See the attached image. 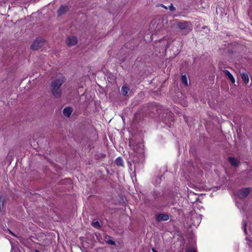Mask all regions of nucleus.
<instances>
[{"label": "nucleus", "instance_id": "nucleus-1", "mask_svg": "<svg viewBox=\"0 0 252 252\" xmlns=\"http://www.w3.org/2000/svg\"><path fill=\"white\" fill-rule=\"evenodd\" d=\"M65 81V78L62 74H58L53 78L51 83V92L54 97H61L62 94L61 86Z\"/></svg>", "mask_w": 252, "mask_h": 252}, {"label": "nucleus", "instance_id": "nucleus-2", "mask_svg": "<svg viewBox=\"0 0 252 252\" xmlns=\"http://www.w3.org/2000/svg\"><path fill=\"white\" fill-rule=\"evenodd\" d=\"M177 27L181 31H183L184 34L186 35L192 30V25L189 22L185 21H179L176 20Z\"/></svg>", "mask_w": 252, "mask_h": 252}, {"label": "nucleus", "instance_id": "nucleus-3", "mask_svg": "<svg viewBox=\"0 0 252 252\" xmlns=\"http://www.w3.org/2000/svg\"><path fill=\"white\" fill-rule=\"evenodd\" d=\"M45 40L42 38H36L31 45L32 49L36 50L40 48L44 45Z\"/></svg>", "mask_w": 252, "mask_h": 252}, {"label": "nucleus", "instance_id": "nucleus-4", "mask_svg": "<svg viewBox=\"0 0 252 252\" xmlns=\"http://www.w3.org/2000/svg\"><path fill=\"white\" fill-rule=\"evenodd\" d=\"M251 191L250 188H243L239 189L238 191V195L241 198H245L249 195Z\"/></svg>", "mask_w": 252, "mask_h": 252}, {"label": "nucleus", "instance_id": "nucleus-5", "mask_svg": "<svg viewBox=\"0 0 252 252\" xmlns=\"http://www.w3.org/2000/svg\"><path fill=\"white\" fill-rule=\"evenodd\" d=\"M65 42L67 45L71 46L76 45L78 42V40L75 36H69L67 38Z\"/></svg>", "mask_w": 252, "mask_h": 252}, {"label": "nucleus", "instance_id": "nucleus-6", "mask_svg": "<svg viewBox=\"0 0 252 252\" xmlns=\"http://www.w3.org/2000/svg\"><path fill=\"white\" fill-rule=\"evenodd\" d=\"M69 10V7L67 5H62L58 10L59 15H62L66 13Z\"/></svg>", "mask_w": 252, "mask_h": 252}, {"label": "nucleus", "instance_id": "nucleus-7", "mask_svg": "<svg viewBox=\"0 0 252 252\" xmlns=\"http://www.w3.org/2000/svg\"><path fill=\"white\" fill-rule=\"evenodd\" d=\"M228 161L230 163L231 165L235 167H238L240 164L239 160L234 157H229L228 158Z\"/></svg>", "mask_w": 252, "mask_h": 252}, {"label": "nucleus", "instance_id": "nucleus-8", "mask_svg": "<svg viewBox=\"0 0 252 252\" xmlns=\"http://www.w3.org/2000/svg\"><path fill=\"white\" fill-rule=\"evenodd\" d=\"M169 219V217L165 214H159L157 216L156 220L158 221H166Z\"/></svg>", "mask_w": 252, "mask_h": 252}, {"label": "nucleus", "instance_id": "nucleus-9", "mask_svg": "<svg viewBox=\"0 0 252 252\" xmlns=\"http://www.w3.org/2000/svg\"><path fill=\"white\" fill-rule=\"evenodd\" d=\"M63 114L66 117H69L72 112V109L70 107H65L63 110Z\"/></svg>", "mask_w": 252, "mask_h": 252}, {"label": "nucleus", "instance_id": "nucleus-10", "mask_svg": "<svg viewBox=\"0 0 252 252\" xmlns=\"http://www.w3.org/2000/svg\"><path fill=\"white\" fill-rule=\"evenodd\" d=\"M223 72L228 78L234 83L235 82V79L232 74L227 70H223Z\"/></svg>", "mask_w": 252, "mask_h": 252}, {"label": "nucleus", "instance_id": "nucleus-11", "mask_svg": "<svg viewBox=\"0 0 252 252\" xmlns=\"http://www.w3.org/2000/svg\"><path fill=\"white\" fill-rule=\"evenodd\" d=\"M241 78L245 84H248L249 82V77L248 74L242 73L241 74Z\"/></svg>", "mask_w": 252, "mask_h": 252}, {"label": "nucleus", "instance_id": "nucleus-12", "mask_svg": "<svg viewBox=\"0 0 252 252\" xmlns=\"http://www.w3.org/2000/svg\"><path fill=\"white\" fill-rule=\"evenodd\" d=\"M129 89L127 86L124 85L122 87V90H121L122 94L124 95H126L128 93V92L129 91Z\"/></svg>", "mask_w": 252, "mask_h": 252}, {"label": "nucleus", "instance_id": "nucleus-13", "mask_svg": "<svg viewBox=\"0 0 252 252\" xmlns=\"http://www.w3.org/2000/svg\"><path fill=\"white\" fill-rule=\"evenodd\" d=\"M115 163L117 165L122 166L123 165V160L120 157H118L116 158Z\"/></svg>", "mask_w": 252, "mask_h": 252}, {"label": "nucleus", "instance_id": "nucleus-14", "mask_svg": "<svg viewBox=\"0 0 252 252\" xmlns=\"http://www.w3.org/2000/svg\"><path fill=\"white\" fill-rule=\"evenodd\" d=\"M181 81L186 86L188 85L187 77L185 75H183L181 76Z\"/></svg>", "mask_w": 252, "mask_h": 252}, {"label": "nucleus", "instance_id": "nucleus-15", "mask_svg": "<svg viewBox=\"0 0 252 252\" xmlns=\"http://www.w3.org/2000/svg\"><path fill=\"white\" fill-rule=\"evenodd\" d=\"M92 225L94 227H100V224H99V222L97 221H95V222H93L92 223Z\"/></svg>", "mask_w": 252, "mask_h": 252}, {"label": "nucleus", "instance_id": "nucleus-16", "mask_svg": "<svg viewBox=\"0 0 252 252\" xmlns=\"http://www.w3.org/2000/svg\"><path fill=\"white\" fill-rule=\"evenodd\" d=\"M106 242L110 245H115V242L112 240L109 239L108 240H106Z\"/></svg>", "mask_w": 252, "mask_h": 252}, {"label": "nucleus", "instance_id": "nucleus-17", "mask_svg": "<svg viewBox=\"0 0 252 252\" xmlns=\"http://www.w3.org/2000/svg\"><path fill=\"white\" fill-rule=\"evenodd\" d=\"M169 9L171 11H174L176 10V8L173 6L172 4H171L169 6Z\"/></svg>", "mask_w": 252, "mask_h": 252}, {"label": "nucleus", "instance_id": "nucleus-18", "mask_svg": "<svg viewBox=\"0 0 252 252\" xmlns=\"http://www.w3.org/2000/svg\"><path fill=\"white\" fill-rule=\"evenodd\" d=\"M4 201V198L2 196L0 195V211H1V202H3Z\"/></svg>", "mask_w": 252, "mask_h": 252}, {"label": "nucleus", "instance_id": "nucleus-19", "mask_svg": "<svg viewBox=\"0 0 252 252\" xmlns=\"http://www.w3.org/2000/svg\"><path fill=\"white\" fill-rule=\"evenodd\" d=\"M187 252H196V251L193 249H189L187 250Z\"/></svg>", "mask_w": 252, "mask_h": 252}, {"label": "nucleus", "instance_id": "nucleus-20", "mask_svg": "<svg viewBox=\"0 0 252 252\" xmlns=\"http://www.w3.org/2000/svg\"><path fill=\"white\" fill-rule=\"evenodd\" d=\"M8 231L9 232V233L10 234H11L13 236H15V237H17V236L14 234L13 233L12 231H11L9 229H8Z\"/></svg>", "mask_w": 252, "mask_h": 252}, {"label": "nucleus", "instance_id": "nucleus-21", "mask_svg": "<svg viewBox=\"0 0 252 252\" xmlns=\"http://www.w3.org/2000/svg\"><path fill=\"white\" fill-rule=\"evenodd\" d=\"M161 6L162 7H163V8L165 9H167V7L166 6H165V5H163V4H161Z\"/></svg>", "mask_w": 252, "mask_h": 252}, {"label": "nucleus", "instance_id": "nucleus-22", "mask_svg": "<svg viewBox=\"0 0 252 252\" xmlns=\"http://www.w3.org/2000/svg\"><path fill=\"white\" fill-rule=\"evenodd\" d=\"M152 251H153V252H158L157 251H156L155 249H152Z\"/></svg>", "mask_w": 252, "mask_h": 252}, {"label": "nucleus", "instance_id": "nucleus-23", "mask_svg": "<svg viewBox=\"0 0 252 252\" xmlns=\"http://www.w3.org/2000/svg\"><path fill=\"white\" fill-rule=\"evenodd\" d=\"M35 252H39L36 250H35Z\"/></svg>", "mask_w": 252, "mask_h": 252}]
</instances>
